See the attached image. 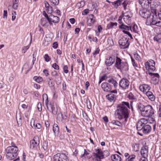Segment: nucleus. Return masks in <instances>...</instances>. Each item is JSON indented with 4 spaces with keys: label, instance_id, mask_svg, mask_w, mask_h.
<instances>
[{
    "label": "nucleus",
    "instance_id": "nucleus-2",
    "mask_svg": "<svg viewBox=\"0 0 161 161\" xmlns=\"http://www.w3.org/2000/svg\"><path fill=\"white\" fill-rule=\"evenodd\" d=\"M138 108L141 112L142 115L144 117H151L154 114V109L150 105L144 106L142 103L138 105Z\"/></svg>",
    "mask_w": 161,
    "mask_h": 161
},
{
    "label": "nucleus",
    "instance_id": "nucleus-16",
    "mask_svg": "<svg viewBox=\"0 0 161 161\" xmlns=\"http://www.w3.org/2000/svg\"><path fill=\"white\" fill-rule=\"evenodd\" d=\"M124 155L126 158L125 161H137L138 158L134 154L129 155L128 153H125Z\"/></svg>",
    "mask_w": 161,
    "mask_h": 161
},
{
    "label": "nucleus",
    "instance_id": "nucleus-23",
    "mask_svg": "<svg viewBox=\"0 0 161 161\" xmlns=\"http://www.w3.org/2000/svg\"><path fill=\"white\" fill-rule=\"evenodd\" d=\"M53 131L55 135L58 136L59 132V130L58 126L57 124L55 123L53 125Z\"/></svg>",
    "mask_w": 161,
    "mask_h": 161
},
{
    "label": "nucleus",
    "instance_id": "nucleus-14",
    "mask_svg": "<svg viewBox=\"0 0 161 161\" xmlns=\"http://www.w3.org/2000/svg\"><path fill=\"white\" fill-rule=\"evenodd\" d=\"M123 18L124 21L127 24L129 25L131 23V15L130 12H127L123 14Z\"/></svg>",
    "mask_w": 161,
    "mask_h": 161
},
{
    "label": "nucleus",
    "instance_id": "nucleus-40",
    "mask_svg": "<svg viewBox=\"0 0 161 161\" xmlns=\"http://www.w3.org/2000/svg\"><path fill=\"white\" fill-rule=\"evenodd\" d=\"M111 123L114 125H116L119 126H121L122 125L121 123L119 121L114 120H113L111 122Z\"/></svg>",
    "mask_w": 161,
    "mask_h": 161
},
{
    "label": "nucleus",
    "instance_id": "nucleus-35",
    "mask_svg": "<svg viewBox=\"0 0 161 161\" xmlns=\"http://www.w3.org/2000/svg\"><path fill=\"white\" fill-rule=\"evenodd\" d=\"M121 1V0H117L112 3V4L114 5L115 7L117 8L118 6L120 5Z\"/></svg>",
    "mask_w": 161,
    "mask_h": 161
},
{
    "label": "nucleus",
    "instance_id": "nucleus-7",
    "mask_svg": "<svg viewBox=\"0 0 161 161\" xmlns=\"http://www.w3.org/2000/svg\"><path fill=\"white\" fill-rule=\"evenodd\" d=\"M147 120L144 119H141L137 122L136 124V129L139 131L143 133V129H144Z\"/></svg>",
    "mask_w": 161,
    "mask_h": 161
},
{
    "label": "nucleus",
    "instance_id": "nucleus-57",
    "mask_svg": "<svg viewBox=\"0 0 161 161\" xmlns=\"http://www.w3.org/2000/svg\"><path fill=\"white\" fill-rule=\"evenodd\" d=\"M158 114L159 117L161 118V106L159 105L158 107Z\"/></svg>",
    "mask_w": 161,
    "mask_h": 161
},
{
    "label": "nucleus",
    "instance_id": "nucleus-24",
    "mask_svg": "<svg viewBox=\"0 0 161 161\" xmlns=\"http://www.w3.org/2000/svg\"><path fill=\"white\" fill-rule=\"evenodd\" d=\"M144 129H143V133L145 134H147L149 133L151 131V127L149 125L146 123Z\"/></svg>",
    "mask_w": 161,
    "mask_h": 161
},
{
    "label": "nucleus",
    "instance_id": "nucleus-47",
    "mask_svg": "<svg viewBox=\"0 0 161 161\" xmlns=\"http://www.w3.org/2000/svg\"><path fill=\"white\" fill-rule=\"evenodd\" d=\"M108 44L110 46H113L114 44V42L111 39H108Z\"/></svg>",
    "mask_w": 161,
    "mask_h": 161
},
{
    "label": "nucleus",
    "instance_id": "nucleus-45",
    "mask_svg": "<svg viewBox=\"0 0 161 161\" xmlns=\"http://www.w3.org/2000/svg\"><path fill=\"white\" fill-rule=\"evenodd\" d=\"M109 77L110 76H107L106 74H104L103 76H102L100 78L101 79V80L103 81L108 78H109Z\"/></svg>",
    "mask_w": 161,
    "mask_h": 161
},
{
    "label": "nucleus",
    "instance_id": "nucleus-12",
    "mask_svg": "<svg viewBox=\"0 0 161 161\" xmlns=\"http://www.w3.org/2000/svg\"><path fill=\"white\" fill-rule=\"evenodd\" d=\"M130 85L129 81L126 78H123L120 80L119 82V86L123 89H127Z\"/></svg>",
    "mask_w": 161,
    "mask_h": 161
},
{
    "label": "nucleus",
    "instance_id": "nucleus-9",
    "mask_svg": "<svg viewBox=\"0 0 161 161\" xmlns=\"http://www.w3.org/2000/svg\"><path fill=\"white\" fill-rule=\"evenodd\" d=\"M146 68L148 70L147 72L150 70L154 71L155 69V62L153 60L150 59L145 63Z\"/></svg>",
    "mask_w": 161,
    "mask_h": 161
},
{
    "label": "nucleus",
    "instance_id": "nucleus-36",
    "mask_svg": "<svg viewBox=\"0 0 161 161\" xmlns=\"http://www.w3.org/2000/svg\"><path fill=\"white\" fill-rule=\"evenodd\" d=\"M33 79L36 82L38 83H40L43 80L42 78L40 76H35L33 77Z\"/></svg>",
    "mask_w": 161,
    "mask_h": 161
},
{
    "label": "nucleus",
    "instance_id": "nucleus-60",
    "mask_svg": "<svg viewBox=\"0 0 161 161\" xmlns=\"http://www.w3.org/2000/svg\"><path fill=\"white\" fill-rule=\"evenodd\" d=\"M61 115L62 118V121L64 122V120L66 119L67 116L65 114L64 115L62 114H61Z\"/></svg>",
    "mask_w": 161,
    "mask_h": 161
},
{
    "label": "nucleus",
    "instance_id": "nucleus-59",
    "mask_svg": "<svg viewBox=\"0 0 161 161\" xmlns=\"http://www.w3.org/2000/svg\"><path fill=\"white\" fill-rule=\"evenodd\" d=\"M8 14L7 10H4L3 18L7 19V18Z\"/></svg>",
    "mask_w": 161,
    "mask_h": 161
},
{
    "label": "nucleus",
    "instance_id": "nucleus-25",
    "mask_svg": "<svg viewBox=\"0 0 161 161\" xmlns=\"http://www.w3.org/2000/svg\"><path fill=\"white\" fill-rule=\"evenodd\" d=\"M111 158L112 161H122L121 157L117 154L112 155Z\"/></svg>",
    "mask_w": 161,
    "mask_h": 161
},
{
    "label": "nucleus",
    "instance_id": "nucleus-39",
    "mask_svg": "<svg viewBox=\"0 0 161 161\" xmlns=\"http://www.w3.org/2000/svg\"><path fill=\"white\" fill-rule=\"evenodd\" d=\"M48 142L44 141L42 142V146L45 151H46L48 149Z\"/></svg>",
    "mask_w": 161,
    "mask_h": 161
},
{
    "label": "nucleus",
    "instance_id": "nucleus-8",
    "mask_svg": "<svg viewBox=\"0 0 161 161\" xmlns=\"http://www.w3.org/2000/svg\"><path fill=\"white\" fill-rule=\"evenodd\" d=\"M153 11L154 12V16L148 25H155L157 26H161V21H158L156 9H153Z\"/></svg>",
    "mask_w": 161,
    "mask_h": 161
},
{
    "label": "nucleus",
    "instance_id": "nucleus-15",
    "mask_svg": "<svg viewBox=\"0 0 161 161\" xmlns=\"http://www.w3.org/2000/svg\"><path fill=\"white\" fill-rule=\"evenodd\" d=\"M139 3L141 5L143 9H148L149 7V4L153 7L152 6V2L150 3L148 0H139Z\"/></svg>",
    "mask_w": 161,
    "mask_h": 161
},
{
    "label": "nucleus",
    "instance_id": "nucleus-28",
    "mask_svg": "<svg viewBox=\"0 0 161 161\" xmlns=\"http://www.w3.org/2000/svg\"><path fill=\"white\" fill-rule=\"evenodd\" d=\"M106 97L110 102H112L116 99V96L113 94L110 93L107 95Z\"/></svg>",
    "mask_w": 161,
    "mask_h": 161
},
{
    "label": "nucleus",
    "instance_id": "nucleus-6",
    "mask_svg": "<svg viewBox=\"0 0 161 161\" xmlns=\"http://www.w3.org/2000/svg\"><path fill=\"white\" fill-rule=\"evenodd\" d=\"M129 39L126 35L122 36L119 40V43L121 48L125 49L128 47L130 45L128 42Z\"/></svg>",
    "mask_w": 161,
    "mask_h": 161
},
{
    "label": "nucleus",
    "instance_id": "nucleus-37",
    "mask_svg": "<svg viewBox=\"0 0 161 161\" xmlns=\"http://www.w3.org/2000/svg\"><path fill=\"white\" fill-rule=\"evenodd\" d=\"M127 97L130 99L134 100H136V97L134 96V95L131 92H130L129 93V94L128 95Z\"/></svg>",
    "mask_w": 161,
    "mask_h": 161
},
{
    "label": "nucleus",
    "instance_id": "nucleus-20",
    "mask_svg": "<svg viewBox=\"0 0 161 161\" xmlns=\"http://www.w3.org/2000/svg\"><path fill=\"white\" fill-rule=\"evenodd\" d=\"M148 74L152 76V80L158 82L159 80V75L158 73H153L149 71L148 72Z\"/></svg>",
    "mask_w": 161,
    "mask_h": 161
},
{
    "label": "nucleus",
    "instance_id": "nucleus-38",
    "mask_svg": "<svg viewBox=\"0 0 161 161\" xmlns=\"http://www.w3.org/2000/svg\"><path fill=\"white\" fill-rule=\"evenodd\" d=\"M132 147L134 151L135 152H137L139 149V144L135 143L132 145Z\"/></svg>",
    "mask_w": 161,
    "mask_h": 161
},
{
    "label": "nucleus",
    "instance_id": "nucleus-56",
    "mask_svg": "<svg viewBox=\"0 0 161 161\" xmlns=\"http://www.w3.org/2000/svg\"><path fill=\"white\" fill-rule=\"evenodd\" d=\"M131 58L133 66L135 67H137V64L135 63V60L133 59L132 57H131Z\"/></svg>",
    "mask_w": 161,
    "mask_h": 161
},
{
    "label": "nucleus",
    "instance_id": "nucleus-55",
    "mask_svg": "<svg viewBox=\"0 0 161 161\" xmlns=\"http://www.w3.org/2000/svg\"><path fill=\"white\" fill-rule=\"evenodd\" d=\"M59 137L60 139H63L65 137L64 132H61L59 135Z\"/></svg>",
    "mask_w": 161,
    "mask_h": 161
},
{
    "label": "nucleus",
    "instance_id": "nucleus-33",
    "mask_svg": "<svg viewBox=\"0 0 161 161\" xmlns=\"http://www.w3.org/2000/svg\"><path fill=\"white\" fill-rule=\"evenodd\" d=\"M117 24V23L116 22H110V23L108 24L107 26V28L108 29H111L113 28L114 26H116Z\"/></svg>",
    "mask_w": 161,
    "mask_h": 161
},
{
    "label": "nucleus",
    "instance_id": "nucleus-49",
    "mask_svg": "<svg viewBox=\"0 0 161 161\" xmlns=\"http://www.w3.org/2000/svg\"><path fill=\"white\" fill-rule=\"evenodd\" d=\"M51 75L53 77H56L58 75V74L57 71L54 70L51 72Z\"/></svg>",
    "mask_w": 161,
    "mask_h": 161
},
{
    "label": "nucleus",
    "instance_id": "nucleus-46",
    "mask_svg": "<svg viewBox=\"0 0 161 161\" xmlns=\"http://www.w3.org/2000/svg\"><path fill=\"white\" fill-rule=\"evenodd\" d=\"M45 60L47 62H48L50 61L51 58L47 54H45L44 56Z\"/></svg>",
    "mask_w": 161,
    "mask_h": 161
},
{
    "label": "nucleus",
    "instance_id": "nucleus-50",
    "mask_svg": "<svg viewBox=\"0 0 161 161\" xmlns=\"http://www.w3.org/2000/svg\"><path fill=\"white\" fill-rule=\"evenodd\" d=\"M46 10L47 13L48 14H51L53 12L52 8L50 6L48 8L46 9Z\"/></svg>",
    "mask_w": 161,
    "mask_h": 161
},
{
    "label": "nucleus",
    "instance_id": "nucleus-26",
    "mask_svg": "<svg viewBox=\"0 0 161 161\" xmlns=\"http://www.w3.org/2000/svg\"><path fill=\"white\" fill-rule=\"evenodd\" d=\"M145 94L150 100L154 101L155 100V97L152 92L148 91L146 92Z\"/></svg>",
    "mask_w": 161,
    "mask_h": 161
},
{
    "label": "nucleus",
    "instance_id": "nucleus-1",
    "mask_svg": "<svg viewBox=\"0 0 161 161\" xmlns=\"http://www.w3.org/2000/svg\"><path fill=\"white\" fill-rule=\"evenodd\" d=\"M129 103L128 102H123L117 107L115 114L119 120L124 119V122L126 123L129 117L130 111Z\"/></svg>",
    "mask_w": 161,
    "mask_h": 161
},
{
    "label": "nucleus",
    "instance_id": "nucleus-31",
    "mask_svg": "<svg viewBox=\"0 0 161 161\" xmlns=\"http://www.w3.org/2000/svg\"><path fill=\"white\" fill-rule=\"evenodd\" d=\"M46 18H42L41 20V24L43 26L47 27L48 26Z\"/></svg>",
    "mask_w": 161,
    "mask_h": 161
},
{
    "label": "nucleus",
    "instance_id": "nucleus-29",
    "mask_svg": "<svg viewBox=\"0 0 161 161\" xmlns=\"http://www.w3.org/2000/svg\"><path fill=\"white\" fill-rule=\"evenodd\" d=\"M119 28L121 29H124V30L126 31H128L130 30L131 31H132V28L131 26H127L125 25L124 24H122V25L119 26Z\"/></svg>",
    "mask_w": 161,
    "mask_h": 161
},
{
    "label": "nucleus",
    "instance_id": "nucleus-18",
    "mask_svg": "<svg viewBox=\"0 0 161 161\" xmlns=\"http://www.w3.org/2000/svg\"><path fill=\"white\" fill-rule=\"evenodd\" d=\"M115 61L114 56H110L108 57L105 62V64L108 66H110L112 65Z\"/></svg>",
    "mask_w": 161,
    "mask_h": 161
},
{
    "label": "nucleus",
    "instance_id": "nucleus-58",
    "mask_svg": "<svg viewBox=\"0 0 161 161\" xmlns=\"http://www.w3.org/2000/svg\"><path fill=\"white\" fill-rule=\"evenodd\" d=\"M37 108L39 111H42V104L41 103H38L37 104Z\"/></svg>",
    "mask_w": 161,
    "mask_h": 161
},
{
    "label": "nucleus",
    "instance_id": "nucleus-43",
    "mask_svg": "<svg viewBox=\"0 0 161 161\" xmlns=\"http://www.w3.org/2000/svg\"><path fill=\"white\" fill-rule=\"evenodd\" d=\"M103 158L107 157L109 155V152L107 150H105L103 152Z\"/></svg>",
    "mask_w": 161,
    "mask_h": 161
},
{
    "label": "nucleus",
    "instance_id": "nucleus-10",
    "mask_svg": "<svg viewBox=\"0 0 161 161\" xmlns=\"http://www.w3.org/2000/svg\"><path fill=\"white\" fill-rule=\"evenodd\" d=\"M95 152L93 153V156L97 158V161H100L103 158V151L101 149H95Z\"/></svg>",
    "mask_w": 161,
    "mask_h": 161
},
{
    "label": "nucleus",
    "instance_id": "nucleus-4",
    "mask_svg": "<svg viewBox=\"0 0 161 161\" xmlns=\"http://www.w3.org/2000/svg\"><path fill=\"white\" fill-rule=\"evenodd\" d=\"M147 9H142L140 10L139 12V14L142 17L147 19L146 24L147 25H149V23L154 16V12L153 11V9L152 10V14H151Z\"/></svg>",
    "mask_w": 161,
    "mask_h": 161
},
{
    "label": "nucleus",
    "instance_id": "nucleus-22",
    "mask_svg": "<svg viewBox=\"0 0 161 161\" xmlns=\"http://www.w3.org/2000/svg\"><path fill=\"white\" fill-rule=\"evenodd\" d=\"M93 15L91 14L89 16V19L88 21L87 25L89 26H92L96 22L95 19Z\"/></svg>",
    "mask_w": 161,
    "mask_h": 161
},
{
    "label": "nucleus",
    "instance_id": "nucleus-41",
    "mask_svg": "<svg viewBox=\"0 0 161 161\" xmlns=\"http://www.w3.org/2000/svg\"><path fill=\"white\" fill-rule=\"evenodd\" d=\"M132 31L135 33H137L138 32V29L137 26V25H135L132 27Z\"/></svg>",
    "mask_w": 161,
    "mask_h": 161
},
{
    "label": "nucleus",
    "instance_id": "nucleus-64",
    "mask_svg": "<svg viewBox=\"0 0 161 161\" xmlns=\"http://www.w3.org/2000/svg\"><path fill=\"white\" fill-rule=\"evenodd\" d=\"M35 128L40 129L41 127V125L40 123H36L35 126Z\"/></svg>",
    "mask_w": 161,
    "mask_h": 161
},
{
    "label": "nucleus",
    "instance_id": "nucleus-51",
    "mask_svg": "<svg viewBox=\"0 0 161 161\" xmlns=\"http://www.w3.org/2000/svg\"><path fill=\"white\" fill-rule=\"evenodd\" d=\"M48 84L50 87H52L54 85V82L53 81L48 82Z\"/></svg>",
    "mask_w": 161,
    "mask_h": 161
},
{
    "label": "nucleus",
    "instance_id": "nucleus-42",
    "mask_svg": "<svg viewBox=\"0 0 161 161\" xmlns=\"http://www.w3.org/2000/svg\"><path fill=\"white\" fill-rule=\"evenodd\" d=\"M44 97L46 98V100L45 103H46V105L47 106V108L48 109V107L47 105L48 98V96H47V95L46 94H43V100H44Z\"/></svg>",
    "mask_w": 161,
    "mask_h": 161
},
{
    "label": "nucleus",
    "instance_id": "nucleus-62",
    "mask_svg": "<svg viewBox=\"0 0 161 161\" xmlns=\"http://www.w3.org/2000/svg\"><path fill=\"white\" fill-rule=\"evenodd\" d=\"M58 46V43L57 42H55L53 43V47L54 48L56 49L57 48Z\"/></svg>",
    "mask_w": 161,
    "mask_h": 161
},
{
    "label": "nucleus",
    "instance_id": "nucleus-13",
    "mask_svg": "<svg viewBox=\"0 0 161 161\" xmlns=\"http://www.w3.org/2000/svg\"><path fill=\"white\" fill-rule=\"evenodd\" d=\"M40 143V139L38 136H35L33 139L30 141V148L33 149L37 147Z\"/></svg>",
    "mask_w": 161,
    "mask_h": 161
},
{
    "label": "nucleus",
    "instance_id": "nucleus-52",
    "mask_svg": "<svg viewBox=\"0 0 161 161\" xmlns=\"http://www.w3.org/2000/svg\"><path fill=\"white\" fill-rule=\"evenodd\" d=\"M52 66L54 69L57 70H58L59 69L58 65L55 63L52 64Z\"/></svg>",
    "mask_w": 161,
    "mask_h": 161
},
{
    "label": "nucleus",
    "instance_id": "nucleus-54",
    "mask_svg": "<svg viewBox=\"0 0 161 161\" xmlns=\"http://www.w3.org/2000/svg\"><path fill=\"white\" fill-rule=\"evenodd\" d=\"M134 56L136 60L140 61L141 60L140 57L138 53H136V54H134Z\"/></svg>",
    "mask_w": 161,
    "mask_h": 161
},
{
    "label": "nucleus",
    "instance_id": "nucleus-53",
    "mask_svg": "<svg viewBox=\"0 0 161 161\" xmlns=\"http://www.w3.org/2000/svg\"><path fill=\"white\" fill-rule=\"evenodd\" d=\"M30 47V46L29 45L25 46L22 49V53H25Z\"/></svg>",
    "mask_w": 161,
    "mask_h": 161
},
{
    "label": "nucleus",
    "instance_id": "nucleus-32",
    "mask_svg": "<svg viewBox=\"0 0 161 161\" xmlns=\"http://www.w3.org/2000/svg\"><path fill=\"white\" fill-rule=\"evenodd\" d=\"M153 39L158 42H161V32L157 35L154 37Z\"/></svg>",
    "mask_w": 161,
    "mask_h": 161
},
{
    "label": "nucleus",
    "instance_id": "nucleus-34",
    "mask_svg": "<svg viewBox=\"0 0 161 161\" xmlns=\"http://www.w3.org/2000/svg\"><path fill=\"white\" fill-rule=\"evenodd\" d=\"M50 105L52 113L54 115L56 114L57 113V108H55L53 105H52L51 104H50Z\"/></svg>",
    "mask_w": 161,
    "mask_h": 161
},
{
    "label": "nucleus",
    "instance_id": "nucleus-19",
    "mask_svg": "<svg viewBox=\"0 0 161 161\" xmlns=\"http://www.w3.org/2000/svg\"><path fill=\"white\" fill-rule=\"evenodd\" d=\"M102 89L105 92H110L111 90V86L107 82H103L101 85Z\"/></svg>",
    "mask_w": 161,
    "mask_h": 161
},
{
    "label": "nucleus",
    "instance_id": "nucleus-5",
    "mask_svg": "<svg viewBox=\"0 0 161 161\" xmlns=\"http://www.w3.org/2000/svg\"><path fill=\"white\" fill-rule=\"evenodd\" d=\"M114 66L122 72H125L129 69V66L127 62H122V60L118 57H116Z\"/></svg>",
    "mask_w": 161,
    "mask_h": 161
},
{
    "label": "nucleus",
    "instance_id": "nucleus-11",
    "mask_svg": "<svg viewBox=\"0 0 161 161\" xmlns=\"http://www.w3.org/2000/svg\"><path fill=\"white\" fill-rule=\"evenodd\" d=\"M59 20V18L58 17L51 14L49 15V18L47 21L50 25H52L53 23L55 25L56 24L58 23Z\"/></svg>",
    "mask_w": 161,
    "mask_h": 161
},
{
    "label": "nucleus",
    "instance_id": "nucleus-17",
    "mask_svg": "<svg viewBox=\"0 0 161 161\" xmlns=\"http://www.w3.org/2000/svg\"><path fill=\"white\" fill-rule=\"evenodd\" d=\"M148 147L146 143L143 146L141 150V153L143 157H147L148 155Z\"/></svg>",
    "mask_w": 161,
    "mask_h": 161
},
{
    "label": "nucleus",
    "instance_id": "nucleus-44",
    "mask_svg": "<svg viewBox=\"0 0 161 161\" xmlns=\"http://www.w3.org/2000/svg\"><path fill=\"white\" fill-rule=\"evenodd\" d=\"M49 1L55 5H58L59 3V0H49Z\"/></svg>",
    "mask_w": 161,
    "mask_h": 161
},
{
    "label": "nucleus",
    "instance_id": "nucleus-30",
    "mask_svg": "<svg viewBox=\"0 0 161 161\" xmlns=\"http://www.w3.org/2000/svg\"><path fill=\"white\" fill-rule=\"evenodd\" d=\"M16 116L18 125L19 126V125H21V123L22 122L20 112H19V114H18L17 112L16 113Z\"/></svg>",
    "mask_w": 161,
    "mask_h": 161
},
{
    "label": "nucleus",
    "instance_id": "nucleus-21",
    "mask_svg": "<svg viewBox=\"0 0 161 161\" xmlns=\"http://www.w3.org/2000/svg\"><path fill=\"white\" fill-rule=\"evenodd\" d=\"M139 88L140 90L144 93H146L147 91H149L151 89L150 87L147 84H143L140 86Z\"/></svg>",
    "mask_w": 161,
    "mask_h": 161
},
{
    "label": "nucleus",
    "instance_id": "nucleus-61",
    "mask_svg": "<svg viewBox=\"0 0 161 161\" xmlns=\"http://www.w3.org/2000/svg\"><path fill=\"white\" fill-rule=\"evenodd\" d=\"M68 67L67 65H65L63 68V70L64 72L65 73H67L68 72Z\"/></svg>",
    "mask_w": 161,
    "mask_h": 161
},
{
    "label": "nucleus",
    "instance_id": "nucleus-63",
    "mask_svg": "<svg viewBox=\"0 0 161 161\" xmlns=\"http://www.w3.org/2000/svg\"><path fill=\"white\" fill-rule=\"evenodd\" d=\"M91 157L92 156L91 155L86 151V157H85V158L90 159L91 158Z\"/></svg>",
    "mask_w": 161,
    "mask_h": 161
},
{
    "label": "nucleus",
    "instance_id": "nucleus-27",
    "mask_svg": "<svg viewBox=\"0 0 161 161\" xmlns=\"http://www.w3.org/2000/svg\"><path fill=\"white\" fill-rule=\"evenodd\" d=\"M108 80V82L113 84L115 88H116L118 86V83L116 81L111 77L110 76Z\"/></svg>",
    "mask_w": 161,
    "mask_h": 161
},
{
    "label": "nucleus",
    "instance_id": "nucleus-48",
    "mask_svg": "<svg viewBox=\"0 0 161 161\" xmlns=\"http://www.w3.org/2000/svg\"><path fill=\"white\" fill-rule=\"evenodd\" d=\"M123 32H124L125 34H126L130 37V38L131 39H133V37L132 36L131 34L129 32V31H126L125 30H123Z\"/></svg>",
    "mask_w": 161,
    "mask_h": 161
},
{
    "label": "nucleus",
    "instance_id": "nucleus-3",
    "mask_svg": "<svg viewBox=\"0 0 161 161\" xmlns=\"http://www.w3.org/2000/svg\"><path fill=\"white\" fill-rule=\"evenodd\" d=\"M19 150L17 147H8L5 149L6 153V156L9 160H14V161L19 160V157L15 158L18 155L17 153Z\"/></svg>",
    "mask_w": 161,
    "mask_h": 161
}]
</instances>
